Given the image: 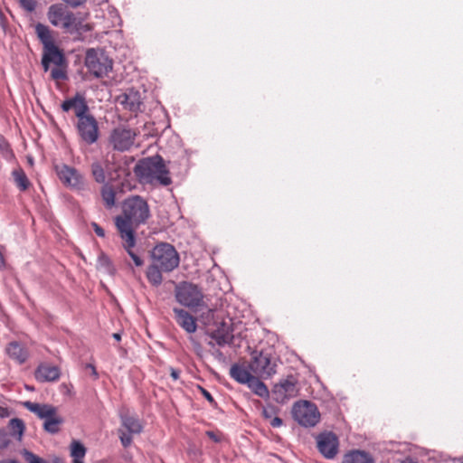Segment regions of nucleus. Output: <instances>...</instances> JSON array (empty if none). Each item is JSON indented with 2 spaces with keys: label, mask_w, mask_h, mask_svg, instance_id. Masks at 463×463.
Listing matches in <instances>:
<instances>
[{
  "label": "nucleus",
  "mask_w": 463,
  "mask_h": 463,
  "mask_svg": "<svg viewBox=\"0 0 463 463\" xmlns=\"http://www.w3.org/2000/svg\"><path fill=\"white\" fill-rule=\"evenodd\" d=\"M24 406L30 411L35 413L41 419L47 420L48 418L56 414V408L49 404L25 402Z\"/></svg>",
  "instance_id": "nucleus-21"
},
{
  "label": "nucleus",
  "mask_w": 463,
  "mask_h": 463,
  "mask_svg": "<svg viewBox=\"0 0 463 463\" xmlns=\"http://www.w3.org/2000/svg\"><path fill=\"white\" fill-rule=\"evenodd\" d=\"M206 435L211 439H213V441L215 442H219L220 441V439L218 438V436L213 432V431H207L206 432Z\"/></svg>",
  "instance_id": "nucleus-49"
},
{
  "label": "nucleus",
  "mask_w": 463,
  "mask_h": 463,
  "mask_svg": "<svg viewBox=\"0 0 463 463\" xmlns=\"http://www.w3.org/2000/svg\"><path fill=\"white\" fill-rule=\"evenodd\" d=\"M22 455L27 463H47L44 459L27 449H24Z\"/></svg>",
  "instance_id": "nucleus-36"
},
{
  "label": "nucleus",
  "mask_w": 463,
  "mask_h": 463,
  "mask_svg": "<svg viewBox=\"0 0 463 463\" xmlns=\"http://www.w3.org/2000/svg\"><path fill=\"white\" fill-rule=\"evenodd\" d=\"M21 6L27 12H33L36 8V0H18Z\"/></svg>",
  "instance_id": "nucleus-40"
},
{
  "label": "nucleus",
  "mask_w": 463,
  "mask_h": 463,
  "mask_svg": "<svg viewBox=\"0 0 463 463\" xmlns=\"http://www.w3.org/2000/svg\"><path fill=\"white\" fill-rule=\"evenodd\" d=\"M109 166V161L106 160L104 164L99 161H95L91 164V175L94 180L99 184H104L106 181L105 169Z\"/></svg>",
  "instance_id": "nucleus-25"
},
{
  "label": "nucleus",
  "mask_w": 463,
  "mask_h": 463,
  "mask_svg": "<svg viewBox=\"0 0 463 463\" xmlns=\"http://www.w3.org/2000/svg\"><path fill=\"white\" fill-rule=\"evenodd\" d=\"M34 375L35 379L41 383L55 382L61 376V371L58 366L43 364L37 367Z\"/></svg>",
  "instance_id": "nucleus-19"
},
{
  "label": "nucleus",
  "mask_w": 463,
  "mask_h": 463,
  "mask_svg": "<svg viewBox=\"0 0 463 463\" xmlns=\"http://www.w3.org/2000/svg\"><path fill=\"white\" fill-rule=\"evenodd\" d=\"M100 196L106 208L111 209L115 206L116 192L111 184H103L100 189Z\"/></svg>",
  "instance_id": "nucleus-26"
},
{
  "label": "nucleus",
  "mask_w": 463,
  "mask_h": 463,
  "mask_svg": "<svg viewBox=\"0 0 463 463\" xmlns=\"http://www.w3.org/2000/svg\"><path fill=\"white\" fill-rule=\"evenodd\" d=\"M91 226H92V228H93V230H94L95 233L97 234V236L101 237V238L105 237V232H104V230H103V228H102V227H100V226H99L98 223H96V222H92V223H91Z\"/></svg>",
  "instance_id": "nucleus-43"
},
{
  "label": "nucleus",
  "mask_w": 463,
  "mask_h": 463,
  "mask_svg": "<svg viewBox=\"0 0 463 463\" xmlns=\"http://www.w3.org/2000/svg\"><path fill=\"white\" fill-rule=\"evenodd\" d=\"M318 451L327 459L334 458L338 453L339 440L332 431L320 433L317 437Z\"/></svg>",
  "instance_id": "nucleus-11"
},
{
  "label": "nucleus",
  "mask_w": 463,
  "mask_h": 463,
  "mask_svg": "<svg viewBox=\"0 0 463 463\" xmlns=\"http://www.w3.org/2000/svg\"><path fill=\"white\" fill-rule=\"evenodd\" d=\"M198 389L200 391V392L202 393V395L213 405V406H215L216 405V402L215 400L213 399V397L212 396V394L206 390L204 389L203 387L202 386H198Z\"/></svg>",
  "instance_id": "nucleus-42"
},
{
  "label": "nucleus",
  "mask_w": 463,
  "mask_h": 463,
  "mask_svg": "<svg viewBox=\"0 0 463 463\" xmlns=\"http://www.w3.org/2000/svg\"><path fill=\"white\" fill-rule=\"evenodd\" d=\"M248 387L258 396L266 397L269 394L267 386L254 375L247 383Z\"/></svg>",
  "instance_id": "nucleus-29"
},
{
  "label": "nucleus",
  "mask_w": 463,
  "mask_h": 463,
  "mask_svg": "<svg viewBox=\"0 0 463 463\" xmlns=\"http://www.w3.org/2000/svg\"><path fill=\"white\" fill-rule=\"evenodd\" d=\"M9 428L13 435H17L18 439H21L24 432V423L21 419L14 418L9 421Z\"/></svg>",
  "instance_id": "nucleus-34"
},
{
  "label": "nucleus",
  "mask_w": 463,
  "mask_h": 463,
  "mask_svg": "<svg viewBox=\"0 0 463 463\" xmlns=\"http://www.w3.org/2000/svg\"><path fill=\"white\" fill-rule=\"evenodd\" d=\"M86 30H90V27L89 25H86Z\"/></svg>",
  "instance_id": "nucleus-56"
},
{
  "label": "nucleus",
  "mask_w": 463,
  "mask_h": 463,
  "mask_svg": "<svg viewBox=\"0 0 463 463\" xmlns=\"http://www.w3.org/2000/svg\"><path fill=\"white\" fill-rule=\"evenodd\" d=\"M175 298L176 301L190 309L203 306V293L201 288L190 282H181L175 286Z\"/></svg>",
  "instance_id": "nucleus-4"
},
{
  "label": "nucleus",
  "mask_w": 463,
  "mask_h": 463,
  "mask_svg": "<svg viewBox=\"0 0 463 463\" xmlns=\"http://www.w3.org/2000/svg\"><path fill=\"white\" fill-rule=\"evenodd\" d=\"M274 400L277 402L284 403L298 394V381L289 375L286 379L275 384L272 390Z\"/></svg>",
  "instance_id": "nucleus-10"
},
{
  "label": "nucleus",
  "mask_w": 463,
  "mask_h": 463,
  "mask_svg": "<svg viewBox=\"0 0 463 463\" xmlns=\"http://www.w3.org/2000/svg\"><path fill=\"white\" fill-rule=\"evenodd\" d=\"M112 336H113V338H114V339H116L117 341H120V339H121V335H120V334H118V333H114Z\"/></svg>",
  "instance_id": "nucleus-53"
},
{
  "label": "nucleus",
  "mask_w": 463,
  "mask_h": 463,
  "mask_svg": "<svg viewBox=\"0 0 463 463\" xmlns=\"http://www.w3.org/2000/svg\"><path fill=\"white\" fill-rule=\"evenodd\" d=\"M163 270H161V268L155 263L148 266L146 270V278L147 280L153 285V286H159L163 281V276H162Z\"/></svg>",
  "instance_id": "nucleus-28"
},
{
  "label": "nucleus",
  "mask_w": 463,
  "mask_h": 463,
  "mask_svg": "<svg viewBox=\"0 0 463 463\" xmlns=\"http://www.w3.org/2000/svg\"><path fill=\"white\" fill-rule=\"evenodd\" d=\"M173 312L176 324L182 329L189 335L196 332L198 327L196 317L191 315L188 311L180 307H174Z\"/></svg>",
  "instance_id": "nucleus-17"
},
{
  "label": "nucleus",
  "mask_w": 463,
  "mask_h": 463,
  "mask_svg": "<svg viewBox=\"0 0 463 463\" xmlns=\"http://www.w3.org/2000/svg\"><path fill=\"white\" fill-rule=\"evenodd\" d=\"M262 416L264 419L270 420L273 418V409H263Z\"/></svg>",
  "instance_id": "nucleus-46"
},
{
  "label": "nucleus",
  "mask_w": 463,
  "mask_h": 463,
  "mask_svg": "<svg viewBox=\"0 0 463 463\" xmlns=\"http://www.w3.org/2000/svg\"><path fill=\"white\" fill-rule=\"evenodd\" d=\"M250 369L260 377H269L276 373V364L271 362L269 354L260 352L250 364Z\"/></svg>",
  "instance_id": "nucleus-13"
},
{
  "label": "nucleus",
  "mask_w": 463,
  "mask_h": 463,
  "mask_svg": "<svg viewBox=\"0 0 463 463\" xmlns=\"http://www.w3.org/2000/svg\"><path fill=\"white\" fill-rule=\"evenodd\" d=\"M118 100L126 109L132 112H137L140 110V107L142 105L140 93L134 90H128L127 92L120 95L118 97Z\"/></svg>",
  "instance_id": "nucleus-20"
},
{
  "label": "nucleus",
  "mask_w": 463,
  "mask_h": 463,
  "mask_svg": "<svg viewBox=\"0 0 463 463\" xmlns=\"http://www.w3.org/2000/svg\"><path fill=\"white\" fill-rule=\"evenodd\" d=\"M213 354L219 359H223V354L220 350L214 351Z\"/></svg>",
  "instance_id": "nucleus-51"
},
{
  "label": "nucleus",
  "mask_w": 463,
  "mask_h": 463,
  "mask_svg": "<svg viewBox=\"0 0 463 463\" xmlns=\"http://www.w3.org/2000/svg\"><path fill=\"white\" fill-rule=\"evenodd\" d=\"M62 423V419L57 417L56 414L44 420L43 428L50 433H57L60 430V425Z\"/></svg>",
  "instance_id": "nucleus-33"
},
{
  "label": "nucleus",
  "mask_w": 463,
  "mask_h": 463,
  "mask_svg": "<svg viewBox=\"0 0 463 463\" xmlns=\"http://www.w3.org/2000/svg\"><path fill=\"white\" fill-rule=\"evenodd\" d=\"M13 176H14L15 184L21 191H25L29 188L30 182L28 180L25 173L24 172V170H22V169L14 170L13 172Z\"/></svg>",
  "instance_id": "nucleus-32"
},
{
  "label": "nucleus",
  "mask_w": 463,
  "mask_h": 463,
  "mask_svg": "<svg viewBox=\"0 0 463 463\" xmlns=\"http://www.w3.org/2000/svg\"><path fill=\"white\" fill-rule=\"evenodd\" d=\"M85 454V447L80 441L73 440L71 445V456L73 458V463H84L82 458Z\"/></svg>",
  "instance_id": "nucleus-31"
},
{
  "label": "nucleus",
  "mask_w": 463,
  "mask_h": 463,
  "mask_svg": "<svg viewBox=\"0 0 463 463\" xmlns=\"http://www.w3.org/2000/svg\"><path fill=\"white\" fill-rule=\"evenodd\" d=\"M118 232L120 235L121 240L123 241L124 249L127 250L128 255L131 257L135 265L137 267L142 266L143 265L142 259L132 250V249L136 245L134 231H130V229L126 224V222L119 220L118 223Z\"/></svg>",
  "instance_id": "nucleus-12"
},
{
  "label": "nucleus",
  "mask_w": 463,
  "mask_h": 463,
  "mask_svg": "<svg viewBox=\"0 0 463 463\" xmlns=\"http://www.w3.org/2000/svg\"><path fill=\"white\" fill-rule=\"evenodd\" d=\"M230 375L236 382L242 384H246L253 376L245 366L237 364L232 365Z\"/></svg>",
  "instance_id": "nucleus-24"
},
{
  "label": "nucleus",
  "mask_w": 463,
  "mask_h": 463,
  "mask_svg": "<svg viewBox=\"0 0 463 463\" xmlns=\"http://www.w3.org/2000/svg\"><path fill=\"white\" fill-rule=\"evenodd\" d=\"M153 263L159 266L164 272H171L176 269L180 258L175 248L167 242L158 243L151 252Z\"/></svg>",
  "instance_id": "nucleus-3"
},
{
  "label": "nucleus",
  "mask_w": 463,
  "mask_h": 463,
  "mask_svg": "<svg viewBox=\"0 0 463 463\" xmlns=\"http://www.w3.org/2000/svg\"><path fill=\"white\" fill-rule=\"evenodd\" d=\"M47 15L50 23L54 26H61L67 30L76 31L82 28V21L62 5H52Z\"/></svg>",
  "instance_id": "nucleus-5"
},
{
  "label": "nucleus",
  "mask_w": 463,
  "mask_h": 463,
  "mask_svg": "<svg viewBox=\"0 0 463 463\" xmlns=\"http://www.w3.org/2000/svg\"><path fill=\"white\" fill-rule=\"evenodd\" d=\"M136 175L147 184H159L164 186L171 184L169 171L160 156L147 157L135 166Z\"/></svg>",
  "instance_id": "nucleus-1"
},
{
  "label": "nucleus",
  "mask_w": 463,
  "mask_h": 463,
  "mask_svg": "<svg viewBox=\"0 0 463 463\" xmlns=\"http://www.w3.org/2000/svg\"><path fill=\"white\" fill-rule=\"evenodd\" d=\"M118 434L123 447L128 448V446H130V444L132 443V437L130 435L131 433L127 434L123 430H119Z\"/></svg>",
  "instance_id": "nucleus-41"
},
{
  "label": "nucleus",
  "mask_w": 463,
  "mask_h": 463,
  "mask_svg": "<svg viewBox=\"0 0 463 463\" xmlns=\"http://www.w3.org/2000/svg\"><path fill=\"white\" fill-rule=\"evenodd\" d=\"M453 463H463V459H461V458L454 459Z\"/></svg>",
  "instance_id": "nucleus-55"
},
{
  "label": "nucleus",
  "mask_w": 463,
  "mask_h": 463,
  "mask_svg": "<svg viewBox=\"0 0 463 463\" xmlns=\"http://www.w3.org/2000/svg\"><path fill=\"white\" fill-rule=\"evenodd\" d=\"M0 463H18V461H16L14 459H5V460L0 461Z\"/></svg>",
  "instance_id": "nucleus-54"
},
{
  "label": "nucleus",
  "mask_w": 463,
  "mask_h": 463,
  "mask_svg": "<svg viewBox=\"0 0 463 463\" xmlns=\"http://www.w3.org/2000/svg\"><path fill=\"white\" fill-rule=\"evenodd\" d=\"M76 127L78 134L84 143L92 145L98 141L99 137V125L91 114L89 113L78 119Z\"/></svg>",
  "instance_id": "nucleus-9"
},
{
  "label": "nucleus",
  "mask_w": 463,
  "mask_h": 463,
  "mask_svg": "<svg viewBox=\"0 0 463 463\" xmlns=\"http://www.w3.org/2000/svg\"><path fill=\"white\" fill-rule=\"evenodd\" d=\"M61 108L63 112L72 109L78 119L89 114V106L85 97L80 93H76L72 98L65 99Z\"/></svg>",
  "instance_id": "nucleus-16"
},
{
  "label": "nucleus",
  "mask_w": 463,
  "mask_h": 463,
  "mask_svg": "<svg viewBox=\"0 0 463 463\" xmlns=\"http://www.w3.org/2000/svg\"><path fill=\"white\" fill-rule=\"evenodd\" d=\"M0 152L5 158H8L13 156L12 149L10 148L9 143L1 135H0Z\"/></svg>",
  "instance_id": "nucleus-38"
},
{
  "label": "nucleus",
  "mask_w": 463,
  "mask_h": 463,
  "mask_svg": "<svg viewBox=\"0 0 463 463\" xmlns=\"http://www.w3.org/2000/svg\"><path fill=\"white\" fill-rule=\"evenodd\" d=\"M10 443L11 440L7 432L5 430L0 429V450L6 449Z\"/></svg>",
  "instance_id": "nucleus-39"
},
{
  "label": "nucleus",
  "mask_w": 463,
  "mask_h": 463,
  "mask_svg": "<svg viewBox=\"0 0 463 463\" xmlns=\"http://www.w3.org/2000/svg\"><path fill=\"white\" fill-rule=\"evenodd\" d=\"M150 216L149 206L147 203L138 195L129 197L123 203V216H117L115 224L118 228V221L125 222L130 231L133 230V224L139 225L146 222Z\"/></svg>",
  "instance_id": "nucleus-2"
},
{
  "label": "nucleus",
  "mask_w": 463,
  "mask_h": 463,
  "mask_svg": "<svg viewBox=\"0 0 463 463\" xmlns=\"http://www.w3.org/2000/svg\"><path fill=\"white\" fill-rule=\"evenodd\" d=\"M65 3L71 6H79L82 5L86 0H63Z\"/></svg>",
  "instance_id": "nucleus-47"
},
{
  "label": "nucleus",
  "mask_w": 463,
  "mask_h": 463,
  "mask_svg": "<svg viewBox=\"0 0 463 463\" xmlns=\"http://www.w3.org/2000/svg\"><path fill=\"white\" fill-rule=\"evenodd\" d=\"M221 317V315H220V312L219 311H216V310H213V309H208L206 315H203L202 316V318H203V321L205 325H209L211 324L212 322L213 323H217L215 321V318H220Z\"/></svg>",
  "instance_id": "nucleus-37"
},
{
  "label": "nucleus",
  "mask_w": 463,
  "mask_h": 463,
  "mask_svg": "<svg viewBox=\"0 0 463 463\" xmlns=\"http://www.w3.org/2000/svg\"><path fill=\"white\" fill-rule=\"evenodd\" d=\"M57 175L63 184L81 189L84 186V179L82 175L74 168L66 165H62L57 168Z\"/></svg>",
  "instance_id": "nucleus-15"
},
{
  "label": "nucleus",
  "mask_w": 463,
  "mask_h": 463,
  "mask_svg": "<svg viewBox=\"0 0 463 463\" xmlns=\"http://www.w3.org/2000/svg\"><path fill=\"white\" fill-rule=\"evenodd\" d=\"M136 137L137 132L132 128L118 127L110 131L108 143L113 150L125 152L134 146Z\"/></svg>",
  "instance_id": "nucleus-8"
},
{
  "label": "nucleus",
  "mask_w": 463,
  "mask_h": 463,
  "mask_svg": "<svg viewBox=\"0 0 463 463\" xmlns=\"http://www.w3.org/2000/svg\"><path fill=\"white\" fill-rule=\"evenodd\" d=\"M35 33L37 34V37L43 43V47L54 43L52 32L47 25L40 23L37 24L35 25Z\"/></svg>",
  "instance_id": "nucleus-27"
},
{
  "label": "nucleus",
  "mask_w": 463,
  "mask_h": 463,
  "mask_svg": "<svg viewBox=\"0 0 463 463\" xmlns=\"http://www.w3.org/2000/svg\"><path fill=\"white\" fill-rule=\"evenodd\" d=\"M343 463H374V459L365 451L353 450L344 456Z\"/></svg>",
  "instance_id": "nucleus-23"
},
{
  "label": "nucleus",
  "mask_w": 463,
  "mask_h": 463,
  "mask_svg": "<svg viewBox=\"0 0 463 463\" xmlns=\"http://www.w3.org/2000/svg\"><path fill=\"white\" fill-rule=\"evenodd\" d=\"M180 372L178 370H175L174 368H171L170 375L174 380L179 379Z\"/></svg>",
  "instance_id": "nucleus-50"
},
{
  "label": "nucleus",
  "mask_w": 463,
  "mask_h": 463,
  "mask_svg": "<svg viewBox=\"0 0 463 463\" xmlns=\"http://www.w3.org/2000/svg\"><path fill=\"white\" fill-rule=\"evenodd\" d=\"M122 425L128 430L129 433L138 434L142 431V425L140 421L131 416H124L121 418Z\"/></svg>",
  "instance_id": "nucleus-30"
},
{
  "label": "nucleus",
  "mask_w": 463,
  "mask_h": 463,
  "mask_svg": "<svg viewBox=\"0 0 463 463\" xmlns=\"http://www.w3.org/2000/svg\"><path fill=\"white\" fill-rule=\"evenodd\" d=\"M283 421L282 420L278 417V416H275L273 417L270 420H269V424L273 427V428H279L281 425H282Z\"/></svg>",
  "instance_id": "nucleus-44"
},
{
  "label": "nucleus",
  "mask_w": 463,
  "mask_h": 463,
  "mask_svg": "<svg viewBox=\"0 0 463 463\" xmlns=\"http://www.w3.org/2000/svg\"><path fill=\"white\" fill-rule=\"evenodd\" d=\"M401 463H418L417 461L413 460L411 458H406L404 460H402Z\"/></svg>",
  "instance_id": "nucleus-52"
},
{
  "label": "nucleus",
  "mask_w": 463,
  "mask_h": 463,
  "mask_svg": "<svg viewBox=\"0 0 463 463\" xmlns=\"http://www.w3.org/2000/svg\"><path fill=\"white\" fill-rule=\"evenodd\" d=\"M84 63L88 71L96 78L108 76L113 65L112 60L103 51L96 49L87 50Z\"/></svg>",
  "instance_id": "nucleus-6"
},
{
  "label": "nucleus",
  "mask_w": 463,
  "mask_h": 463,
  "mask_svg": "<svg viewBox=\"0 0 463 463\" xmlns=\"http://www.w3.org/2000/svg\"><path fill=\"white\" fill-rule=\"evenodd\" d=\"M51 77L54 80H64L67 79L66 71L61 65L56 66L51 71Z\"/></svg>",
  "instance_id": "nucleus-35"
},
{
  "label": "nucleus",
  "mask_w": 463,
  "mask_h": 463,
  "mask_svg": "<svg viewBox=\"0 0 463 463\" xmlns=\"http://www.w3.org/2000/svg\"><path fill=\"white\" fill-rule=\"evenodd\" d=\"M63 62V54L55 45V43L43 47L42 64L45 71L49 70L50 63L60 66L62 65Z\"/></svg>",
  "instance_id": "nucleus-18"
},
{
  "label": "nucleus",
  "mask_w": 463,
  "mask_h": 463,
  "mask_svg": "<svg viewBox=\"0 0 463 463\" xmlns=\"http://www.w3.org/2000/svg\"><path fill=\"white\" fill-rule=\"evenodd\" d=\"M292 414L295 420L305 427H314L320 420V412L317 405L308 401H300L294 404Z\"/></svg>",
  "instance_id": "nucleus-7"
},
{
  "label": "nucleus",
  "mask_w": 463,
  "mask_h": 463,
  "mask_svg": "<svg viewBox=\"0 0 463 463\" xmlns=\"http://www.w3.org/2000/svg\"><path fill=\"white\" fill-rule=\"evenodd\" d=\"M10 415V411L7 408L5 407H1L0 406V417L1 418H6Z\"/></svg>",
  "instance_id": "nucleus-48"
},
{
  "label": "nucleus",
  "mask_w": 463,
  "mask_h": 463,
  "mask_svg": "<svg viewBox=\"0 0 463 463\" xmlns=\"http://www.w3.org/2000/svg\"><path fill=\"white\" fill-rule=\"evenodd\" d=\"M85 369L89 370L90 372V373L94 377V379H98L99 378V374L97 373L96 367L93 364H87L86 366H85Z\"/></svg>",
  "instance_id": "nucleus-45"
},
{
  "label": "nucleus",
  "mask_w": 463,
  "mask_h": 463,
  "mask_svg": "<svg viewBox=\"0 0 463 463\" xmlns=\"http://www.w3.org/2000/svg\"><path fill=\"white\" fill-rule=\"evenodd\" d=\"M232 318L228 316L222 318L215 330L211 333V337L215 340L218 345H231L233 340Z\"/></svg>",
  "instance_id": "nucleus-14"
},
{
  "label": "nucleus",
  "mask_w": 463,
  "mask_h": 463,
  "mask_svg": "<svg viewBox=\"0 0 463 463\" xmlns=\"http://www.w3.org/2000/svg\"><path fill=\"white\" fill-rule=\"evenodd\" d=\"M6 351L8 355L19 364H24L28 358L27 350L18 342L10 343Z\"/></svg>",
  "instance_id": "nucleus-22"
}]
</instances>
